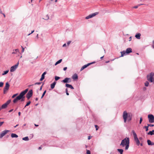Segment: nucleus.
Returning <instances> with one entry per match:
<instances>
[{"label":"nucleus","instance_id":"nucleus-1","mask_svg":"<svg viewBox=\"0 0 154 154\" xmlns=\"http://www.w3.org/2000/svg\"><path fill=\"white\" fill-rule=\"evenodd\" d=\"M124 122H126L127 120L129 121L131 120L132 115L130 113H127L126 111H124L123 114L122 116Z\"/></svg>","mask_w":154,"mask_h":154},{"label":"nucleus","instance_id":"nucleus-2","mask_svg":"<svg viewBox=\"0 0 154 154\" xmlns=\"http://www.w3.org/2000/svg\"><path fill=\"white\" fill-rule=\"evenodd\" d=\"M129 144V139L128 137L126 138L123 140L121 142L120 145L122 147L125 146V149H128Z\"/></svg>","mask_w":154,"mask_h":154},{"label":"nucleus","instance_id":"nucleus-3","mask_svg":"<svg viewBox=\"0 0 154 154\" xmlns=\"http://www.w3.org/2000/svg\"><path fill=\"white\" fill-rule=\"evenodd\" d=\"M132 132L133 134L134 140L137 146H139L140 144V142L137 138V134L134 130L132 131Z\"/></svg>","mask_w":154,"mask_h":154},{"label":"nucleus","instance_id":"nucleus-4","mask_svg":"<svg viewBox=\"0 0 154 154\" xmlns=\"http://www.w3.org/2000/svg\"><path fill=\"white\" fill-rule=\"evenodd\" d=\"M154 73L153 72H151L149 75H148L147 76V80L151 82H153L154 81Z\"/></svg>","mask_w":154,"mask_h":154},{"label":"nucleus","instance_id":"nucleus-5","mask_svg":"<svg viewBox=\"0 0 154 154\" xmlns=\"http://www.w3.org/2000/svg\"><path fill=\"white\" fill-rule=\"evenodd\" d=\"M132 52V49L131 48H128L126 50V51H123L121 52V57H123L125 54H129Z\"/></svg>","mask_w":154,"mask_h":154},{"label":"nucleus","instance_id":"nucleus-6","mask_svg":"<svg viewBox=\"0 0 154 154\" xmlns=\"http://www.w3.org/2000/svg\"><path fill=\"white\" fill-rule=\"evenodd\" d=\"M149 122L150 123L154 122V116L152 114H149L148 116Z\"/></svg>","mask_w":154,"mask_h":154},{"label":"nucleus","instance_id":"nucleus-7","mask_svg":"<svg viewBox=\"0 0 154 154\" xmlns=\"http://www.w3.org/2000/svg\"><path fill=\"white\" fill-rule=\"evenodd\" d=\"M23 94V93H20L19 96H17L14 100L13 101V103H15L17 102L18 100H20L22 97Z\"/></svg>","mask_w":154,"mask_h":154},{"label":"nucleus","instance_id":"nucleus-8","mask_svg":"<svg viewBox=\"0 0 154 154\" xmlns=\"http://www.w3.org/2000/svg\"><path fill=\"white\" fill-rule=\"evenodd\" d=\"M10 87V85L8 82H6L5 85L3 89V93L4 94L5 93V92L7 91L9 89Z\"/></svg>","mask_w":154,"mask_h":154},{"label":"nucleus","instance_id":"nucleus-9","mask_svg":"<svg viewBox=\"0 0 154 154\" xmlns=\"http://www.w3.org/2000/svg\"><path fill=\"white\" fill-rule=\"evenodd\" d=\"M28 89H26L24 91L20 93H23V95L22 97L21 98V101H23L25 100V97L24 95L28 91Z\"/></svg>","mask_w":154,"mask_h":154},{"label":"nucleus","instance_id":"nucleus-10","mask_svg":"<svg viewBox=\"0 0 154 154\" xmlns=\"http://www.w3.org/2000/svg\"><path fill=\"white\" fill-rule=\"evenodd\" d=\"M11 102V100H9L7 101V102L5 103L2 106V109H5L6 108L8 105V104H9Z\"/></svg>","mask_w":154,"mask_h":154},{"label":"nucleus","instance_id":"nucleus-11","mask_svg":"<svg viewBox=\"0 0 154 154\" xmlns=\"http://www.w3.org/2000/svg\"><path fill=\"white\" fill-rule=\"evenodd\" d=\"M98 14V12H95V13H94L92 14H90L88 16L86 17L85 19H88L89 18H91L92 17H93L95 16L96 15H97Z\"/></svg>","mask_w":154,"mask_h":154},{"label":"nucleus","instance_id":"nucleus-12","mask_svg":"<svg viewBox=\"0 0 154 154\" xmlns=\"http://www.w3.org/2000/svg\"><path fill=\"white\" fill-rule=\"evenodd\" d=\"M18 64L19 63L18 62L16 65L12 66L11 68L10 71L11 72L14 71L17 67Z\"/></svg>","mask_w":154,"mask_h":154},{"label":"nucleus","instance_id":"nucleus-13","mask_svg":"<svg viewBox=\"0 0 154 154\" xmlns=\"http://www.w3.org/2000/svg\"><path fill=\"white\" fill-rule=\"evenodd\" d=\"M32 95V91L30 90L26 94V97L28 99H29Z\"/></svg>","mask_w":154,"mask_h":154},{"label":"nucleus","instance_id":"nucleus-14","mask_svg":"<svg viewBox=\"0 0 154 154\" xmlns=\"http://www.w3.org/2000/svg\"><path fill=\"white\" fill-rule=\"evenodd\" d=\"M94 63V62H93L91 63H88L87 64L85 65L84 66H83L82 67V68L80 70L81 71L83 70L85 68L87 67L89 65L91 64H92Z\"/></svg>","mask_w":154,"mask_h":154},{"label":"nucleus","instance_id":"nucleus-15","mask_svg":"<svg viewBox=\"0 0 154 154\" xmlns=\"http://www.w3.org/2000/svg\"><path fill=\"white\" fill-rule=\"evenodd\" d=\"M70 82V79L69 78H66L64 79L62 81V82L64 83H67Z\"/></svg>","mask_w":154,"mask_h":154},{"label":"nucleus","instance_id":"nucleus-16","mask_svg":"<svg viewBox=\"0 0 154 154\" xmlns=\"http://www.w3.org/2000/svg\"><path fill=\"white\" fill-rule=\"evenodd\" d=\"M72 79L74 80L77 79H78V76L77 74H74L72 77Z\"/></svg>","mask_w":154,"mask_h":154},{"label":"nucleus","instance_id":"nucleus-17","mask_svg":"<svg viewBox=\"0 0 154 154\" xmlns=\"http://www.w3.org/2000/svg\"><path fill=\"white\" fill-rule=\"evenodd\" d=\"M9 131V130H5L3 131L2 133L1 134L2 135V136H4V135H5L6 134H7L8 132Z\"/></svg>","mask_w":154,"mask_h":154},{"label":"nucleus","instance_id":"nucleus-18","mask_svg":"<svg viewBox=\"0 0 154 154\" xmlns=\"http://www.w3.org/2000/svg\"><path fill=\"white\" fill-rule=\"evenodd\" d=\"M141 34L140 33L137 34L135 35V37L137 39H140V38Z\"/></svg>","mask_w":154,"mask_h":154},{"label":"nucleus","instance_id":"nucleus-19","mask_svg":"<svg viewBox=\"0 0 154 154\" xmlns=\"http://www.w3.org/2000/svg\"><path fill=\"white\" fill-rule=\"evenodd\" d=\"M66 87H67V88H71V89H74V88L72 87V86L71 85H69V84H66Z\"/></svg>","mask_w":154,"mask_h":154},{"label":"nucleus","instance_id":"nucleus-20","mask_svg":"<svg viewBox=\"0 0 154 154\" xmlns=\"http://www.w3.org/2000/svg\"><path fill=\"white\" fill-rule=\"evenodd\" d=\"M56 82H53L52 84H51V88L52 89H53L54 88L55 86L56 85Z\"/></svg>","mask_w":154,"mask_h":154},{"label":"nucleus","instance_id":"nucleus-21","mask_svg":"<svg viewBox=\"0 0 154 154\" xmlns=\"http://www.w3.org/2000/svg\"><path fill=\"white\" fill-rule=\"evenodd\" d=\"M147 142L148 145H154V143H152L151 142V141L149 140H147Z\"/></svg>","mask_w":154,"mask_h":154},{"label":"nucleus","instance_id":"nucleus-22","mask_svg":"<svg viewBox=\"0 0 154 154\" xmlns=\"http://www.w3.org/2000/svg\"><path fill=\"white\" fill-rule=\"evenodd\" d=\"M11 137L12 138L14 137H17L18 136L15 134L12 133L11 134Z\"/></svg>","mask_w":154,"mask_h":154},{"label":"nucleus","instance_id":"nucleus-23","mask_svg":"<svg viewBox=\"0 0 154 154\" xmlns=\"http://www.w3.org/2000/svg\"><path fill=\"white\" fill-rule=\"evenodd\" d=\"M148 135H152L154 134V130H153L152 131H149L148 133Z\"/></svg>","mask_w":154,"mask_h":154},{"label":"nucleus","instance_id":"nucleus-24","mask_svg":"<svg viewBox=\"0 0 154 154\" xmlns=\"http://www.w3.org/2000/svg\"><path fill=\"white\" fill-rule=\"evenodd\" d=\"M17 52H19V50L18 49H15L14 50H13V51L12 52V54H16Z\"/></svg>","mask_w":154,"mask_h":154},{"label":"nucleus","instance_id":"nucleus-25","mask_svg":"<svg viewBox=\"0 0 154 154\" xmlns=\"http://www.w3.org/2000/svg\"><path fill=\"white\" fill-rule=\"evenodd\" d=\"M62 61V59H60L58 61H57L55 63V65H56L57 64L60 63Z\"/></svg>","mask_w":154,"mask_h":154},{"label":"nucleus","instance_id":"nucleus-26","mask_svg":"<svg viewBox=\"0 0 154 154\" xmlns=\"http://www.w3.org/2000/svg\"><path fill=\"white\" fill-rule=\"evenodd\" d=\"M117 150L120 153V154H122L123 152V150L122 149H118Z\"/></svg>","mask_w":154,"mask_h":154},{"label":"nucleus","instance_id":"nucleus-27","mask_svg":"<svg viewBox=\"0 0 154 154\" xmlns=\"http://www.w3.org/2000/svg\"><path fill=\"white\" fill-rule=\"evenodd\" d=\"M22 139L23 140L25 141H28L29 140L28 137H24Z\"/></svg>","mask_w":154,"mask_h":154},{"label":"nucleus","instance_id":"nucleus-28","mask_svg":"<svg viewBox=\"0 0 154 154\" xmlns=\"http://www.w3.org/2000/svg\"><path fill=\"white\" fill-rule=\"evenodd\" d=\"M49 18V17L48 15H47L45 16L44 17L43 19L45 20H47Z\"/></svg>","mask_w":154,"mask_h":154},{"label":"nucleus","instance_id":"nucleus-29","mask_svg":"<svg viewBox=\"0 0 154 154\" xmlns=\"http://www.w3.org/2000/svg\"><path fill=\"white\" fill-rule=\"evenodd\" d=\"M45 78V75H42L41 77V79H40V81H42Z\"/></svg>","mask_w":154,"mask_h":154},{"label":"nucleus","instance_id":"nucleus-30","mask_svg":"<svg viewBox=\"0 0 154 154\" xmlns=\"http://www.w3.org/2000/svg\"><path fill=\"white\" fill-rule=\"evenodd\" d=\"M149 83L148 82L146 81L145 83V85L146 86V87L148 86L149 85Z\"/></svg>","mask_w":154,"mask_h":154},{"label":"nucleus","instance_id":"nucleus-31","mask_svg":"<svg viewBox=\"0 0 154 154\" xmlns=\"http://www.w3.org/2000/svg\"><path fill=\"white\" fill-rule=\"evenodd\" d=\"M8 72H9L8 70H6V71H4V73H2V75H4L7 74Z\"/></svg>","mask_w":154,"mask_h":154},{"label":"nucleus","instance_id":"nucleus-32","mask_svg":"<svg viewBox=\"0 0 154 154\" xmlns=\"http://www.w3.org/2000/svg\"><path fill=\"white\" fill-rule=\"evenodd\" d=\"M30 103L31 102L30 101H29L27 103L24 107L25 108L26 106H28L30 104Z\"/></svg>","mask_w":154,"mask_h":154},{"label":"nucleus","instance_id":"nucleus-33","mask_svg":"<svg viewBox=\"0 0 154 154\" xmlns=\"http://www.w3.org/2000/svg\"><path fill=\"white\" fill-rule=\"evenodd\" d=\"M60 79V78L59 77L56 76L55 77V79L56 81H57Z\"/></svg>","mask_w":154,"mask_h":154},{"label":"nucleus","instance_id":"nucleus-34","mask_svg":"<svg viewBox=\"0 0 154 154\" xmlns=\"http://www.w3.org/2000/svg\"><path fill=\"white\" fill-rule=\"evenodd\" d=\"M148 127H149V126L148 125V126H145L144 127V128H145V129H146V131H147L148 130Z\"/></svg>","mask_w":154,"mask_h":154},{"label":"nucleus","instance_id":"nucleus-35","mask_svg":"<svg viewBox=\"0 0 154 154\" xmlns=\"http://www.w3.org/2000/svg\"><path fill=\"white\" fill-rule=\"evenodd\" d=\"M4 83L3 82H0V87H2L3 86Z\"/></svg>","mask_w":154,"mask_h":154},{"label":"nucleus","instance_id":"nucleus-36","mask_svg":"<svg viewBox=\"0 0 154 154\" xmlns=\"http://www.w3.org/2000/svg\"><path fill=\"white\" fill-rule=\"evenodd\" d=\"M46 93V91L45 90L43 92L42 96V97H41V98H43V97H44V96L45 95V94Z\"/></svg>","mask_w":154,"mask_h":154},{"label":"nucleus","instance_id":"nucleus-37","mask_svg":"<svg viewBox=\"0 0 154 154\" xmlns=\"http://www.w3.org/2000/svg\"><path fill=\"white\" fill-rule=\"evenodd\" d=\"M18 94H14V95H13L12 97V98H14L16 96H17V95H18Z\"/></svg>","mask_w":154,"mask_h":154},{"label":"nucleus","instance_id":"nucleus-38","mask_svg":"<svg viewBox=\"0 0 154 154\" xmlns=\"http://www.w3.org/2000/svg\"><path fill=\"white\" fill-rule=\"evenodd\" d=\"M95 127L96 128V130L97 131L99 128V127L97 125H95Z\"/></svg>","mask_w":154,"mask_h":154},{"label":"nucleus","instance_id":"nucleus-39","mask_svg":"<svg viewBox=\"0 0 154 154\" xmlns=\"http://www.w3.org/2000/svg\"><path fill=\"white\" fill-rule=\"evenodd\" d=\"M86 153L87 154H91V152L89 150H87Z\"/></svg>","mask_w":154,"mask_h":154},{"label":"nucleus","instance_id":"nucleus-40","mask_svg":"<svg viewBox=\"0 0 154 154\" xmlns=\"http://www.w3.org/2000/svg\"><path fill=\"white\" fill-rule=\"evenodd\" d=\"M143 119L142 117H140V124H141L142 121Z\"/></svg>","mask_w":154,"mask_h":154},{"label":"nucleus","instance_id":"nucleus-41","mask_svg":"<svg viewBox=\"0 0 154 154\" xmlns=\"http://www.w3.org/2000/svg\"><path fill=\"white\" fill-rule=\"evenodd\" d=\"M148 126L153 127L154 126V125H152L150 124H149L147 125Z\"/></svg>","mask_w":154,"mask_h":154},{"label":"nucleus","instance_id":"nucleus-42","mask_svg":"<svg viewBox=\"0 0 154 154\" xmlns=\"http://www.w3.org/2000/svg\"><path fill=\"white\" fill-rule=\"evenodd\" d=\"M21 48H22V52H23L24 51V48H23L22 46H21Z\"/></svg>","mask_w":154,"mask_h":154},{"label":"nucleus","instance_id":"nucleus-43","mask_svg":"<svg viewBox=\"0 0 154 154\" xmlns=\"http://www.w3.org/2000/svg\"><path fill=\"white\" fill-rule=\"evenodd\" d=\"M4 122H0V127H1L4 123Z\"/></svg>","mask_w":154,"mask_h":154},{"label":"nucleus","instance_id":"nucleus-44","mask_svg":"<svg viewBox=\"0 0 154 154\" xmlns=\"http://www.w3.org/2000/svg\"><path fill=\"white\" fill-rule=\"evenodd\" d=\"M41 84V82H36L35 84V85H40Z\"/></svg>","mask_w":154,"mask_h":154},{"label":"nucleus","instance_id":"nucleus-45","mask_svg":"<svg viewBox=\"0 0 154 154\" xmlns=\"http://www.w3.org/2000/svg\"><path fill=\"white\" fill-rule=\"evenodd\" d=\"M138 7L139 6H138V5L136 6H135L134 7H133V8H138Z\"/></svg>","mask_w":154,"mask_h":154},{"label":"nucleus","instance_id":"nucleus-46","mask_svg":"<svg viewBox=\"0 0 154 154\" xmlns=\"http://www.w3.org/2000/svg\"><path fill=\"white\" fill-rule=\"evenodd\" d=\"M71 41H69L67 43V45H69V44L71 43Z\"/></svg>","mask_w":154,"mask_h":154},{"label":"nucleus","instance_id":"nucleus-47","mask_svg":"<svg viewBox=\"0 0 154 154\" xmlns=\"http://www.w3.org/2000/svg\"><path fill=\"white\" fill-rule=\"evenodd\" d=\"M34 30L32 31V32H31L30 33V34H29L28 35H30L31 34H32V33H33L34 32Z\"/></svg>","mask_w":154,"mask_h":154},{"label":"nucleus","instance_id":"nucleus-48","mask_svg":"<svg viewBox=\"0 0 154 154\" xmlns=\"http://www.w3.org/2000/svg\"><path fill=\"white\" fill-rule=\"evenodd\" d=\"M153 44L152 45V47L153 48H154V41H153L152 42Z\"/></svg>","mask_w":154,"mask_h":154},{"label":"nucleus","instance_id":"nucleus-49","mask_svg":"<svg viewBox=\"0 0 154 154\" xmlns=\"http://www.w3.org/2000/svg\"><path fill=\"white\" fill-rule=\"evenodd\" d=\"M67 69V67H65L63 68V70L64 71H65Z\"/></svg>","mask_w":154,"mask_h":154},{"label":"nucleus","instance_id":"nucleus-50","mask_svg":"<svg viewBox=\"0 0 154 154\" xmlns=\"http://www.w3.org/2000/svg\"><path fill=\"white\" fill-rule=\"evenodd\" d=\"M3 137V136H2V135L1 133L0 134V138H2Z\"/></svg>","mask_w":154,"mask_h":154},{"label":"nucleus","instance_id":"nucleus-51","mask_svg":"<svg viewBox=\"0 0 154 154\" xmlns=\"http://www.w3.org/2000/svg\"><path fill=\"white\" fill-rule=\"evenodd\" d=\"M46 74V72H44L43 74L42 75H45Z\"/></svg>","mask_w":154,"mask_h":154},{"label":"nucleus","instance_id":"nucleus-52","mask_svg":"<svg viewBox=\"0 0 154 154\" xmlns=\"http://www.w3.org/2000/svg\"><path fill=\"white\" fill-rule=\"evenodd\" d=\"M46 74V72H44L43 74L42 75H45Z\"/></svg>","mask_w":154,"mask_h":154},{"label":"nucleus","instance_id":"nucleus-53","mask_svg":"<svg viewBox=\"0 0 154 154\" xmlns=\"http://www.w3.org/2000/svg\"><path fill=\"white\" fill-rule=\"evenodd\" d=\"M43 84L40 87V90L41 91L42 90V86H43Z\"/></svg>","mask_w":154,"mask_h":154},{"label":"nucleus","instance_id":"nucleus-54","mask_svg":"<svg viewBox=\"0 0 154 154\" xmlns=\"http://www.w3.org/2000/svg\"><path fill=\"white\" fill-rule=\"evenodd\" d=\"M66 46V44H63V47H65V46Z\"/></svg>","mask_w":154,"mask_h":154},{"label":"nucleus","instance_id":"nucleus-55","mask_svg":"<svg viewBox=\"0 0 154 154\" xmlns=\"http://www.w3.org/2000/svg\"><path fill=\"white\" fill-rule=\"evenodd\" d=\"M0 13L1 14H2V11L1 10V9H0Z\"/></svg>","mask_w":154,"mask_h":154},{"label":"nucleus","instance_id":"nucleus-56","mask_svg":"<svg viewBox=\"0 0 154 154\" xmlns=\"http://www.w3.org/2000/svg\"><path fill=\"white\" fill-rule=\"evenodd\" d=\"M13 110V109H11L9 111V112H11Z\"/></svg>","mask_w":154,"mask_h":154},{"label":"nucleus","instance_id":"nucleus-57","mask_svg":"<svg viewBox=\"0 0 154 154\" xmlns=\"http://www.w3.org/2000/svg\"><path fill=\"white\" fill-rule=\"evenodd\" d=\"M20 114H21V113H20V112H18V115H19V116H20Z\"/></svg>","mask_w":154,"mask_h":154},{"label":"nucleus","instance_id":"nucleus-58","mask_svg":"<svg viewBox=\"0 0 154 154\" xmlns=\"http://www.w3.org/2000/svg\"><path fill=\"white\" fill-rule=\"evenodd\" d=\"M109 62V61H106L105 62V63H108Z\"/></svg>","mask_w":154,"mask_h":154},{"label":"nucleus","instance_id":"nucleus-59","mask_svg":"<svg viewBox=\"0 0 154 154\" xmlns=\"http://www.w3.org/2000/svg\"><path fill=\"white\" fill-rule=\"evenodd\" d=\"M66 94L67 95H69V93L67 92H66Z\"/></svg>","mask_w":154,"mask_h":154},{"label":"nucleus","instance_id":"nucleus-60","mask_svg":"<svg viewBox=\"0 0 154 154\" xmlns=\"http://www.w3.org/2000/svg\"><path fill=\"white\" fill-rule=\"evenodd\" d=\"M88 140H90L91 139V137L90 136H88Z\"/></svg>","mask_w":154,"mask_h":154},{"label":"nucleus","instance_id":"nucleus-61","mask_svg":"<svg viewBox=\"0 0 154 154\" xmlns=\"http://www.w3.org/2000/svg\"><path fill=\"white\" fill-rule=\"evenodd\" d=\"M66 93L68 92V90L67 88H66Z\"/></svg>","mask_w":154,"mask_h":154},{"label":"nucleus","instance_id":"nucleus-62","mask_svg":"<svg viewBox=\"0 0 154 154\" xmlns=\"http://www.w3.org/2000/svg\"><path fill=\"white\" fill-rule=\"evenodd\" d=\"M42 149V148L41 147H39V148H38V149Z\"/></svg>","mask_w":154,"mask_h":154},{"label":"nucleus","instance_id":"nucleus-63","mask_svg":"<svg viewBox=\"0 0 154 154\" xmlns=\"http://www.w3.org/2000/svg\"><path fill=\"white\" fill-rule=\"evenodd\" d=\"M18 125H16V126H15L14 127V128H16V127L17 126H18Z\"/></svg>","mask_w":154,"mask_h":154},{"label":"nucleus","instance_id":"nucleus-64","mask_svg":"<svg viewBox=\"0 0 154 154\" xmlns=\"http://www.w3.org/2000/svg\"><path fill=\"white\" fill-rule=\"evenodd\" d=\"M38 100V98H36V99H35V100H36V101H37V100Z\"/></svg>","mask_w":154,"mask_h":154}]
</instances>
